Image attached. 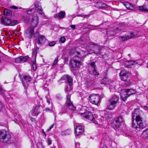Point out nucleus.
Returning a JSON list of instances; mask_svg holds the SVG:
<instances>
[{"mask_svg": "<svg viewBox=\"0 0 148 148\" xmlns=\"http://www.w3.org/2000/svg\"><path fill=\"white\" fill-rule=\"evenodd\" d=\"M71 133V131L70 129H67L63 131H61V135L62 136H66L70 134Z\"/></svg>", "mask_w": 148, "mask_h": 148, "instance_id": "bb28decb", "label": "nucleus"}, {"mask_svg": "<svg viewBox=\"0 0 148 148\" xmlns=\"http://www.w3.org/2000/svg\"><path fill=\"white\" fill-rule=\"evenodd\" d=\"M127 93H128V96H130V95H133L136 93V91L133 89H127Z\"/></svg>", "mask_w": 148, "mask_h": 148, "instance_id": "c756f323", "label": "nucleus"}, {"mask_svg": "<svg viewBox=\"0 0 148 148\" xmlns=\"http://www.w3.org/2000/svg\"><path fill=\"white\" fill-rule=\"evenodd\" d=\"M37 148H44L42 144L39 143L37 145Z\"/></svg>", "mask_w": 148, "mask_h": 148, "instance_id": "a19ab883", "label": "nucleus"}, {"mask_svg": "<svg viewBox=\"0 0 148 148\" xmlns=\"http://www.w3.org/2000/svg\"><path fill=\"white\" fill-rule=\"evenodd\" d=\"M136 63L134 61H127L125 62L123 64L126 67L130 68L132 66L136 64Z\"/></svg>", "mask_w": 148, "mask_h": 148, "instance_id": "4be33fe9", "label": "nucleus"}, {"mask_svg": "<svg viewBox=\"0 0 148 148\" xmlns=\"http://www.w3.org/2000/svg\"><path fill=\"white\" fill-rule=\"evenodd\" d=\"M77 16L78 17L80 16V17H83L84 18H85L87 17H88L89 16V15H84V14H79V15H78Z\"/></svg>", "mask_w": 148, "mask_h": 148, "instance_id": "4c0bfd02", "label": "nucleus"}, {"mask_svg": "<svg viewBox=\"0 0 148 148\" xmlns=\"http://www.w3.org/2000/svg\"><path fill=\"white\" fill-rule=\"evenodd\" d=\"M124 5L126 8L129 9L133 10L134 8V7L131 3L128 2H125L124 3Z\"/></svg>", "mask_w": 148, "mask_h": 148, "instance_id": "c85d7f7f", "label": "nucleus"}, {"mask_svg": "<svg viewBox=\"0 0 148 148\" xmlns=\"http://www.w3.org/2000/svg\"><path fill=\"white\" fill-rule=\"evenodd\" d=\"M4 14L5 16H11L12 15V12L10 10L5 9L4 10Z\"/></svg>", "mask_w": 148, "mask_h": 148, "instance_id": "cd10ccee", "label": "nucleus"}, {"mask_svg": "<svg viewBox=\"0 0 148 148\" xmlns=\"http://www.w3.org/2000/svg\"><path fill=\"white\" fill-rule=\"evenodd\" d=\"M45 41V38L43 36H41L38 38L37 43L38 44L44 43Z\"/></svg>", "mask_w": 148, "mask_h": 148, "instance_id": "b1692460", "label": "nucleus"}, {"mask_svg": "<svg viewBox=\"0 0 148 148\" xmlns=\"http://www.w3.org/2000/svg\"><path fill=\"white\" fill-rule=\"evenodd\" d=\"M29 57L28 56H20L15 59V61L17 63L24 62L27 61Z\"/></svg>", "mask_w": 148, "mask_h": 148, "instance_id": "f3484780", "label": "nucleus"}, {"mask_svg": "<svg viewBox=\"0 0 148 148\" xmlns=\"http://www.w3.org/2000/svg\"><path fill=\"white\" fill-rule=\"evenodd\" d=\"M38 49L39 48L38 47H36L35 50L33 51L32 53L37 54V51L38 50Z\"/></svg>", "mask_w": 148, "mask_h": 148, "instance_id": "37998d69", "label": "nucleus"}, {"mask_svg": "<svg viewBox=\"0 0 148 148\" xmlns=\"http://www.w3.org/2000/svg\"><path fill=\"white\" fill-rule=\"evenodd\" d=\"M71 52L74 54L75 53L77 56L73 57L70 60V64L73 68H78L81 63V60L84 58L87 54L86 52L82 50H78V47H77L75 49L74 52L71 51Z\"/></svg>", "mask_w": 148, "mask_h": 148, "instance_id": "f257e3e1", "label": "nucleus"}, {"mask_svg": "<svg viewBox=\"0 0 148 148\" xmlns=\"http://www.w3.org/2000/svg\"><path fill=\"white\" fill-rule=\"evenodd\" d=\"M39 111L40 106H36L35 107L34 110L32 112V114L33 116L37 115L39 113Z\"/></svg>", "mask_w": 148, "mask_h": 148, "instance_id": "393cba45", "label": "nucleus"}, {"mask_svg": "<svg viewBox=\"0 0 148 148\" xmlns=\"http://www.w3.org/2000/svg\"><path fill=\"white\" fill-rule=\"evenodd\" d=\"M34 6L38 12L39 13V14L41 15L42 14H44L42 12V10L40 3L38 2H35L34 3Z\"/></svg>", "mask_w": 148, "mask_h": 148, "instance_id": "6ab92c4d", "label": "nucleus"}, {"mask_svg": "<svg viewBox=\"0 0 148 148\" xmlns=\"http://www.w3.org/2000/svg\"><path fill=\"white\" fill-rule=\"evenodd\" d=\"M96 66L94 62L91 63L90 64L89 67V72L90 74L94 75H97L99 73L97 72L96 69Z\"/></svg>", "mask_w": 148, "mask_h": 148, "instance_id": "9b49d317", "label": "nucleus"}, {"mask_svg": "<svg viewBox=\"0 0 148 148\" xmlns=\"http://www.w3.org/2000/svg\"><path fill=\"white\" fill-rule=\"evenodd\" d=\"M89 99L91 103L96 105L99 103L100 101V97L98 95L92 94L89 96Z\"/></svg>", "mask_w": 148, "mask_h": 148, "instance_id": "9d476101", "label": "nucleus"}, {"mask_svg": "<svg viewBox=\"0 0 148 148\" xmlns=\"http://www.w3.org/2000/svg\"><path fill=\"white\" fill-rule=\"evenodd\" d=\"M65 13L64 11H61L58 14L55 15L54 17L55 18H59L60 19H62L65 17Z\"/></svg>", "mask_w": 148, "mask_h": 148, "instance_id": "412c9836", "label": "nucleus"}, {"mask_svg": "<svg viewBox=\"0 0 148 148\" xmlns=\"http://www.w3.org/2000/svg\"><path fill=\"white\" fill-rule=\"evenodd\" d=\"M33 119V120H32V121H35V119Z\"/></svg>", "mask_w": 148, "mask_h": 148, "instance_id": "6e6d98bb", "label": "nucleus"}, {"mask_svg": "<svg viewBox=\"0 0 148 148\" xmlns=\"http://www.w3.org/2000/svg\"><path fill=\"white\" fill-rule=\"evenodd\" d=\"M66 112V111H63L62 110V112L60 113V114L61 113H65Z\"/></svg>", "mask_w": 148, "mask_h": 148, "instance_id": "864d4df0", "label": "nucleus"}, {"mask_svg": "<svg viewBox=\"0 0 148 148\" xmlns=\"http://www.w3.org/2000/svg\"><path fill=\"white\" fill-rule=\"evenodd\" d=\"M95 7L98 8L102 9L106 8L107 5L105 3L99 2L96 3Z\"/></svg>", "mask_w": 148, "mask_h": 148, "instance_id": "5701e85b", "label": "nucleus"}, {"mask_svg": "<svg viewBox=\"0 0 148 148\" xmlns=\"http://www.w3.org/2000/svg\"><path fill=\"white\" fill-rule=\"evenodd\" d=\"M39 19L38 16L36 15L32 17V24L34 26L32 27L28 28L26 31V33L28 35L31 37L32 36L34 35L35 37H39V34L38 32H36L34 34V28L37 26L38 23Z\"/></svg>", "mask_w": 148, "mask_h": 148, "instance_id": "7ed1b4c3", "label": "nucleus"}, {"mask_svg": "<svg viewBox=\"0 0 148 148\" xmlns=\"http://www.w3.org/2000/svg\"><path fill=\"white\" fill-rule=\"evenodd\" d=\"M54 126V124H53L51 125L49 129L47 130V131H49L52 128H53Z\"/></svg>", "mask_w": 148, "mask_h": 148, "instance_id": "a18cd8bd", "label": "nucleus"}, {"mask_svg": "<svg viewBox=\"0 0 148 148\" xmlns=\"http://www.w3.org/2000/svg\"><path fill=\"white\" fill-rule=\"evenodd\" d=\"M127 90V89H123L120 93V95L122 99L125 101L127 98L128 97V96Z\"/></svg>", "mask_w": 148, "mask_h": 148, "instance_id": "a211bd4d", "label": "nucleus"}, {"mask_svg": "<svg viewBox=\"0 0 148 148\" xmlns=\"http://www.w3.org/2000/svg\"><path fill=\"white\" fill-rule=\"evenodd\" d=\"M101 148H108L105 145H103L102 146Z\"/></svg>", "mask_w": 148, "mask_h": 148, "instance_id": "603ef678", "label": "nucleus"}, {"mask_svg": "<svg viewBox=\"0 0 148 148\" xmlns=\"http://www.w3.org/2000/svg\"><path fill=\"white\" fill-rule=\"evenodd\" d=\"M101 48L102 47L100 45L93 43L88 45L86 47V49L88 51H93L96 54L100 53Z\"/></svg>", "mask_w": 148, "mask_h": 148, "instance_id": "423d86ee", "label": "nucleus"}, {"mask_svg": "<svg viewBox=\"0 0 148 148\" xmlns=\"http://www.w3.org/2000/svg\"><path fill=\"white\" fill-rule=\"evenodd\" d=\"M51 106H52V107H53V105H52V103H51Z\"/></svg>", "mask_w": 148, "mask_h": 148, "instance_id": "4d7b16f0", "label": "nucleus"}, {"mask_svg": "<svg viewBox=\"0 0 148 148\" xmlns=\"http://www.w3.org/2000/svg\"><path fill=\"white\" fill-rule=\"evenodd\" d=\"M1 24L5 25L14 26L18 24L16 20H11V19L5 17H2L0 18Z\"/></svg>", "mask_w": 148, "mask_h": 148, "instance_id": "1a4fd4ad", "label": "nucleus"}, {"mask_svg": "<svg viewBox=\"0 0 148 148\" xmlns=\"http://www.w3.org/2000/svg\"><path fill=\"white\" fill-rule=\"evenodd\" d=\"M5 91L3 89L1 86L0 85V93L3 94Z\"/></svg>", "mask_w": 148, "mask_h": 148, "instance_id": "ea45409f", "label": "nucleus"}, {"mask_svg": "<svg viewBox=\"0 0 148 148\" xmlns=\"http://www.w3.org/2000/svg\"><path fill=\"white\" fill-rule=\"evenodd\" d=\"M81 115L83 118L88 119L95 124L97 123L96 120V115H94L91 112L87 111L81 114Z\"/></svg>", "mask_w": 148, "mask_h": 148, "instance_id": "0eeeda50", "label": "nucleus"}, {"mask_svg": "<svg viewBox=\"0 0 148 148\" xmlns=\"http://www.w3.org/2000/svg\"><path fill=\"white\" fill-rule=\"evenodd\" d=\"M66 39L64 37L62 36L61 37L60 39V41L61 42V43H64Z\"/></svg>", "mask_w": 148, "mask_h": 148, "instance_id": "c9c22d12", "label": "nucleus"}, {"mask_svg": "<svg viewBox=\"0 0 148 148\" xmlns=\"http://www.w3.org/2000/svg\"><path fill=\"white\" fill-rule=\"evenodd\" d=\"M108 80L107 76H106L101 81L100 83L101 84H106L108 83Z\"/></svg>", "mask_w": 148, "mask_h": 148, "instance_id": "7c9ffc66", "label": "nucleus"}, {"mask_svg": "<svg viewBox=\"0 0 148 148\" xmlns=\"http://www.w3.org/2000/svg\"><path fill=\"white\" fill-rule=\"evenodd\" d=\"M33 10V9H31L27 11V13L28 14L31 15L32 14V11Z\"/></svg>", "mask_w": 148, "mask_h": 148, "instance_id": "79ce46f5", "label": "nucleus"}, {"mask_svg": "<svg viewBox=\"0 0 148 148\" xmlns=\"http://www.w3.org/2000/svg\"><path fill=\"white\" fill-rule=\"evenodd\" d=\"M140 113L138 109H135L132 114V126L136 130L143 129L145 127L144 125L142 118L139 115Z\"/></svg>", "mask_w": 148, "mask_h": 148, "instance_id": "f03ea898", "label": "nucleus"}, {"mask_svg": "<svg viewBox=\"0 0 148 148\" xmlns=\"http://www.w3.org/2000/svg\"><path fill=\"white\" fill-rule=\"evenodd\" d=\"M71 96L70 95H66V103L68 108L71 110H75V107H74L70 100Z\"/></svg>", "mask_w": 148, "mask_h": 148, "instance_id": "f8f14e48", "label": "nucleus"}, {"mask_svg": "<svg viewBox=\"0 0 148 148\" xmlns=\"http://www.w3.org/2000/svg\"><path fill=\"white\" fill-rule=\"evenodd\" d=\"M51 144V140L49 138L48 139V145H49Z\"/></svg>", "mask_w": 148, "mask_h": 148, "instance_id": "c03bdc74", "label": "nucleus"}, {"mask_svg": "<svg viewBox=\"0 0 148 148\" xmlns=\"http://www.w3.org/2000/svg\"><path fill=\"white\" fill-rule=\"evenodd\" d=\"M11 138V135L8 132L5 130H0V142L6 143Z\"/></svg>", "mask_w": 148, "mask_h": 148, "instance_id": "39448f33", "label": "nucleus"}, {"mask_svg": "<svg viewBox=\"0 0 148 148\" xmlns=\"http://www.w3.org/2000/svg\"><path fill=\"white\" fill-rule=\"evenodd\" d=\"M10 8H13L15 9H18V7L15 6H13L10 7Z\"/></svg>", "mask_w": 148, "mask_h": 148, "instance_id": "49530a36", "label": "nucleus"}, {"mask_svg": "<svg viewBox=\"0 0 148 148\" xmlns=\"http://www.w3.org/2000/svg\"><path fill=\"white\" fill-rule=\"evenodd\" d=\"M139 8V9L141 11L143 12H148V9L144 8L143 6H140Z\"/></svg>", "mask_w": 148, "mask_h": 148, "instance_id": "f704fd0d", "label": "nucleus"}, {"mask_svg": "<svg viewBox=\"0 0 148 148\" xmlns=\"http://www.w3.org/2000/svg\"><path fill=\"white\" fill-rule=\"evenodd\" d=\"M115 128L116 129L120 126V125L123 122V119L121 116H119L114 119Z\"/></svg>", "mask_w": 148, "mask_h": 148, "instance_id": "4468645a", "label": "nucleus"}, {"mask_svg": "<svg viewBox=\"0 0 148 148\" xmlns=\"http://www.w3.org/2000/svg\"><path fill=\"white\" fill-rule=\"evenodd\" d=\"M120 77L122 80L127 81L126 84L127 85H129L131 83L130 81V77L129 76L130 75L129 71L126 70H122L119 74Z\"/></svg>", "mask_w": 148, "mask_h": 148, "instance_id": "6e6552de", "label": "nucleus"}, {"mask_svg": "<svg viewBox=\"0 0 148 148\" xmlns=\"http://www.w3.org/2000/svg\"><path fill=\"white\" fill-rule=\"evenodd\" d=\"M142 134L146 139H148V129L144 130Z\"/></svg>", "mask_w": 148, "mask_h": 148, "instance_id": "2f4dec72", "label": "nucleus"}, {"mask_svg": "<svg viewBox=\"0 0 148 148\" xmlns=\"http://www.w3.org/2000/svg\"><path fill=\"white\" fill-rule=\"evenodd\" d=\"M63 79H67V82L69 86L72 85L73 79V78L68 75H64L62 77Z\"/></svg>", "mask_w": 148, "mask_h": 148, "instance_id": "aec40b11", "label": "nucleus"}, {"mask_svg": "<svg viewBox=\"0 0 148 148\" xmlns=\"http://www.w3.org/2000/svg\"><path fill=\"white\" fill-rule=\"evenodd\" d=\"M70 27L73 29H75V25H71L70 26Z\"/></svg>", "mask_w": 148, "mask_h": 148, "instance_id": "de8ad7c7", "label": "nucleus"}, {"mask_svg": "<svg viewBox=\"0 0 148 148\" xmlns=\"http://www.w3.org/2000/svg\"><path fill=\"white\" fill-rule=\"evenodd\" d=\"M32 67L34 70H35L37 69V66L35 62H33Z\"/></svg>", "mask_w": 148, "mask_h": 148, "instance_id": "58836bf2", "label": "nucleus"}, {"mask_svg": "<svg viewBox=\"0 0 148 148\" xmlns=\"http://www.w3.org/2000/svg\"><path fill=\"white\" fill-rule=\"evenodd\" d=\"M56 44V42L54 41H52L49 42L48 44L49 45L50 47H53Z\"/></svg>", "mask_w": 148, "mask_h": 148, "instance_id": "e433bc0d", "label": "nucleus"}, {"mask_svg": "<svg viewBox=\"0 0 148 148\" xmlns=\"http://www.w3.org/2000/svg\"><path fill=\"white\" fill-rule=\"evenodd\" d=\"M75 134L79 136L81 134L84 132V127L82 126H77L75 130Z\"/></svg>", "mask_w": 148, "mask_h": 148, "instance_id": "dca6fc26", "label": "nucleus"}, {"mask_svg": "<svg viewBox=\"0 0 148 148\" xmlns=\"http://www.w3.org/2000/svg\"><path fill=\"white\" fill-rule=\"evenodd\" d=\"M47 102L49 104H50V99H47Z\"/></svg>", "mask_w": 148, "mask_h": 148, "instance_id": "8fccbe9b", "label": "nucleus"}, {"mask_svg": "<svg viewBox=\"0 0 148 148\" xmlns=\"http://www.w3.org/2000/svg\"><path fill=\"white\" fill-rule=\"evenodd\" d=\"M119 98L117 95H113L108 100L107 103V108L109 110H113L116 106L118 103Z\"/></svg>", "mask_w": 148, "mask_h": 148, "instance_id": "20e7f679", "label": "nucleus"}, {"mask_svg": "<svg viewBox=\"0 0 148 148\" xmlns=\"http://www.w3.org/2000/svg\"><path fill=\"white\" fill-rule=\"evenodd\" d=\"M135 35L133 33H130L127 35H125L122 36H120L119 37V39L121 41H125L130 39L132 38L135 37Z\"/></svg>", "mask_w": 148, "mask_h": 148, "instance_id": "2eb2a0df", "label": "nucleus"}, {"mask_svg": "<svg viewBox=\"0 0 148 148\" xmlns=\"http://www.w3.org/2000/svg\"><path fill=\"white\" fill-rule=\"evenodd\" d=\"M45 110L46 111H51V109L48 108H46V109H45Z\"/></svg>", "mask_w": 148, "mask_h": 148, "instance_id": "3c124183", "label": "nucleus"}, {"mask_svg": "<svg viewBox=\"0 0 148 148\" xmlns=\"http://www.w3.org/2000/svg\"><path fill=\"white\" fill-rule=\"evenodd\" d=\"M144 109L145 110H148V106H144Z\"/></svg>", "mask_w": 148, "mask_h": 148, "instance_id": "09e8293b", "label": "nucleus"}, {"mask_svg": "<svg viewBox=\"0 0 148 148\" xmlns=\"http://www.w3.org/2000/svg\"><path fill=\"white\" fill-rule=\"evenodd\" d=\"M43 133L46 136V134L44 132H43Z\"/></svg>", "mask_w": 148, "mask_h": 148, "instance_id": "5fc2aeb1", "label": "nucleus"}, {"mask_svg": "<svg viewBox=\"0 0 148 148\" xmlns=\"http://www.w3.org/2000/svg\"><path fill=\"white\" fill-rule=\"evenodd\" d=\"M119 32V31L118 30V29L117 28L114 31H107V34L109 36H114L115 35L116 33H118Z\"/></svg>", "mask_w": 148, "mask_h": 148, "instance_id": "a878e982", "label": "nucleus"}, {"mask_svg": "<svg viewBox=\"0 0 148 148\" xmlns=\"http://www.w3.org/2000/svg\"><path fill=\"white\" fill-rule=\"evenodd\" d=\"M32 56L31 58V60L32 62H36V58L37 54L32 53Z\"/></svg>", "mask_w": 148, "mask_h": 148, "instance_id": "72a5a7b5", "label": "nucleus"}, {"mask_svg": "<svg viewBox=\"0 0 148 148\" xmlns=\"http://www.w3.org/2000/svg\"><path fill=\"white\" fill-rule=\"evenodd\" d=\"M58 57L57 56L55 58V60L53 61V63L52 65V68H53L55 67L57 63L58 62Z\"/></svg>", "mask_w": 148, "mask_h": 148, "instance_id": "473e14b6", "label": "nucleus"}, {"mask_svg": "<svg viewBox=\"0 0 148 148\" xmlns=\"http://www.w3.org/2000/svg\"><path fill=\"white\" fill-rule=\"evenodd\" d=\"M32 80V78L29 75H26L23 77L22 80L23 84L25 88H27L28 86V82H30Z\"/></svg>", "mask_w": 148, "mask_h": 148, "instance_id": "ddd939ff", "label": "nucleus"}]
</instances>
